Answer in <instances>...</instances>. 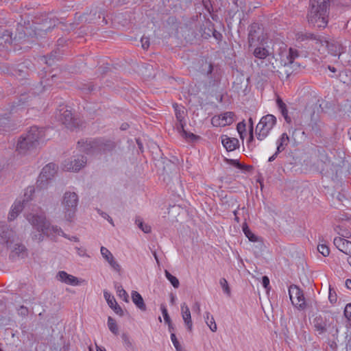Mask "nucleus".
Segmentation results:
<instances>
[{
	"label": "nucleus",
	"instance_id": "37",
	"mask_svg": "<svg viewBox=\"0 0 351 351\" xmlns=\"http://www.w3.org/2000/svg\"><path fill=\"white\" fill-rule=\"evenodd\" d=\"M24 69H25V66L23 64H18L16 67L12 69L11 73L15 77L24 78L27 74Z\"/></svg>",
	"mask_w": 351,
	"mask_h": 351
},
{
	"label": "nucleus",
	"instance_id": "5",
	"mask_svg": "<svg viewBox=\"0 0 351 351\" xmlns=\"http://www.w3.org/2000/svg\"><path fill=\"white\" fill-rule=\"evenodd\" d=\"M277 123L276 117L268 114L263 116L256 128V136L258 141L264 140Z\"/></svg>",
	"mask_w": 351,
	"mask_h": 351
},
{
	"label": "nucleus",
	"instance_id": "11",
	"mask_svg": "<svg viewBox=\"0 0 351 351\" xmlns=\"http://www.w3.org/2000/svg\"><path fill=\"white\" fill-rule=\"evenodd\" d=\"M59 111V120L68 129L73 130L82 126V121L79 119L75 118L71 110L62 108Z\"/></svg>",
	"mask_w": 351,
	"mask_h": 351
},
{
	"label": "nucleus",
	"instance_id": "31",
	"mask_svg": "<svg viewBox=\"0 0 351 351\" xmlns=\"http://www.w3.org/2000/svg\"><path fill=\"white\" fill-rule=\"evenodd\" d=\"M214 29V23L209 19H207L206 21H205V22L202 24V25L200 27V33L202 36L205 39H208L211 36V34L213 32Z\"/></svg>",
	"mask_w": 351,
	"mask_h": 351
},
{
	"label": "nucleus",
	"instance_id": "12",
	"mask_svg": "<svg viewBox=\"0 0 351 351\" xmlns=\"http://www.w3.org/2000/svg\"><path fill=\"white\" fill-rule=\"evenodd\" d=\"M263 38V28L258 23H253L249 26L248 43L251 47L261 42Z\"/></svg>",
	"mask_w": 351,
	"mask_h": 351
},
{
	"label": "nucleus",
	"instance_id": "8",
	"mask_svg": "<svg viewBox=\"0 0 351 351\" xmlns=\"http://www.w3.org/2000/svg\"><path fill=\"white\" fill-rule=\"evenodd\" d=\"M289 295L292 304L298 309L302 311L306 308L304 292L298 286L295 285H290L289 287Z\"/></svg>",
	"mask_w": 351,
	"mask_h": 351
},
{
	"label": "nucleus",
	"instance_id": "57",
	"mask_svg": "<svg viewBox=\"0 0 351 351\" xmlns=\"http://www.w3.org/2000/svg\"><path fill=\"white\" fill-rule=\"evenodd\" d=\"M202 5L209 14L213 12V6L211 0H202Z\"/></svg>",
	"mask_w": 351,
	"mask_h": 351
},
{
	"label": "nucleus",
	"instance_id": "17",
	"mask_svg": "<svg viewBox=\"0 0 351 351\" xmlns=\"http://www.w3.org/2000/svg\"><path fill=\"white\" fill-rule=\"evenodd\" d=\"M295 39L298 42H304L307 40H315L316 43H321L323 45V43L326 44V46L328 47L329 43L327 40L324 39V37L316 35L315 34L308 32H298L295 34Z\"/></svg>",
	"mask_w": 351,
	"mask_h": 351
},
{
	"label": "nucleus",
	"instance_id": "45",
	"mask_svg": "<svg viewBox=\"0 0 351 351\" xmlns=\"http://www.w3.org/2000/svg\"><path fill=\"white\" fill-rule=\"evenodd\" d=\"M108 326L109 330L115 335L119 333V328L116 320L112 317L108 318Z\"/></svg>",
	"mask_w": 351,
	"mask_h": 351
},
{
	"label": "nucleus",
	"instance_id": "13",
	"mask_svg": "<svg viewBox=\"0 0 351 351\" xmlns=\"http://www.w3.org/2000/svg\"><path fill=\"white\" fill-rule=\"evenodd\" d=\"M235 114L233 112H226L219 115H215L211 119V124L214 127H224L231 125L234 121Z\"/></svg>",
	"mask_w": 351,
	"mask_h": 351
},
{
	"label": "nucleus",
	"instance_id": "27",
	"mask_svg": "<svg viewBox=\"0 0 351 351\" xmlns=\"http://www.w3.org/2000/svg\"><path fill=\"white\" fill-rule=\"evenodd\" d=\"M223 146L228 152L235 150L239 146V141L236 138H230L226 135L221 136Z\"/></svg>",
	"mask_w": 351,
	"mask_h": 351
},
{
	"label": "nucleus",
	"instance_id": "20",
	"mask_svg": "<svg viewBox=\"0 0 351 351\" xmlns=\"http://www.w3.org/2000/svg\"><path fill=\"white\" fill-rule=\"evenodd\" d=\"M12 43V32L0 25V49L8 48Z\"/></svg>",
	"mask_w": 351,
	"mask_h": 351
},
{
	"label": "nucleus",
	"instance_id": "42",
	"mask_svg": "<svg viewBox=\"0 0 351 351\" xmlns=\"http://www.w3.org/2000/svg\"><path fill=\"white\" fill-rule=\"evenodd\" d=\"M60 53L57 51H53L50 54L44 56L45 62L49 66H51L56 60L58 59Z\"/></svg>",
	"mask_w": 351,
	"mask_h": 351
},
{
	"label": "nucleus",
	"instance_id": "14",
	"mask_svg": "<svg viewBox=\"0 0 351 351\" xmlns=\"http://www.w3.org/2000/svg\"><path fill=\"white\" fill-rule=\"evenodd\" d=\"M15 232L5 222L0 221V241L10 246L14 241Z\"/></svg>",
	"mask_w": 351,
	"mask_h": 351
},
{
	"label": "nucleus",
	"instance_id": "10",
	"mask_svg": "<svg viewBox=\"0 0 351 351\" xmlns=\"http://www.w3.org/2000/svg\"><path fill=\"white\" fill-rule=\"evenodd\" d=\"M312 324L314 330L318 335H322L326 333L330 330L331 327L332 330L335 329V326H332V322H330V317L320 314L315 315Z\"/></svg>",
	"mask_w": 351,
	"mask_h": 351
},
{
	"label": "nucleus",
	"instance_id": "25",
	"mask_svg": "<svg viewBox=\"0 0 351 351\" xmlns=\"http://www.w3.org/2000/svg\"><path fill=\"white\" fill-rule=\"evenodd\" d=\"M101 254L114 270L120 271V265L114 260L112 254L106 247L104 246L101 247Z\"/></svg>",
	"mask_w": 351,
	"mask_h": 351
},
{
	"label": "nucleus",
	"instance_id": "60",
	"mask_svg": "<svg viewBox=\"0 0 351 351\" xmlns=\"http://www.w3.org/2000/svg\"><path fill=\"white\" fill-rule=\"evenodd\" d=\"M328 299L331 304H335L337 300V295L335 291H332L331 289H329V295Z\"/></svg>",
	"mask_w": 351,
	"mask_h": 351
},
{
	"label": "nucleus",
	"instance_id": "34",
	"mask_svg": "<svg viewBox=\"0 0 351 351\" xmlns=\"http://www.w3.org/2000/svg\"><path fill=\"white\" fill-rule=\"evenodd\" d=\"M289 143V135L286 132L282 133L276 141L277 153H281L283 152L286 149V147L288 145Z\"/></svg>",
	"mask_w": 351,
	"mask_h": 351
},
{
	"label": "nucleus",
	"instance_id": "7",
	"mask_svg": "<svg viewBox=\"0 0 351 351\" xmlns=\"http://www.w3.org/2000/svg\"><path fill=\"white\" fill-rule=\"evenodd\" d=\"M57 169L58 166L53 162L45 165L38 178L36 187L39 189L47 188L49 181L51 180L57 173Z\"/></svg>",
	"mask_w": 351,
	"mask_h": 351
},
{
	"label": "nucleus",
	"instance_id": "16",
	"mask_svg": "<svg viewBox=\"0 0 351 351\" xmlns=\"http://www.w3.org/2000/svg\"><path fill=\"white\" fill-rule=\"evenodd\" d=\"M97 154H107L112 152L116 148V143L113 140L105 138H97Z\"/></svg>",
	"mask_w": 351,
	"mask_h": 351
},
{
	"label": "nucleus",
	"instance_id": "3",
	"mask_svg": "<svg viewBox=\"0 0 351 351\" xmlns=\"http://www.w3.org/2000/svg\"><path fill=\"white\" fill-rule=\"evenodd\" d=\"M44 136L43 128H39L37 126L31 127L27 133L19 137L16 145V151L24 154L27 151L36 148Z\"/></svg>",
	"mask_w": 351,
	"mask_h": 351
},
{
	"label": "nucleus",
	"instance_id": "40",
	"mask_svg": "<svg viewBox=\"0 0 351 351\" xmlns=\"http://www.w3.org/2000/svg\"><path fill=\"white\" fill-rule=\"evenodd\" d=\"M298 56L299 51L295 49L290 47L289 49V53L287 56V62H285V65L291 64L292 63H293L295 59L297 58Z\"/></svg>",
	"mask_w": 351,
	"mask_h": 351
},
{
	"label": "nucleus",
	"instance_id": "24",
	"mask_svg": "<svg viewBox=\"0 0 351 351\" xmlns=\"http://www.w3.org/2000/svg\"><path fill=\"white\" fill-rule=\"evenodd\" d=\"M322 122L319 118H315V112L311 114V118L307 127L309 130L313 132L316 136H321L322 135Z\"/></svg>",
	"mask_w": 351,
	"mask_h": 351
},
{
	"label": "nucleus",
	"instance_id": "29",
	"mask_svg": "<svg viewBox=\"0 0 351 351\" xmlns=\"http://www.w3.org/2000/svg\"><path fill=\"white\" fill-rule=\"evenodd\" d=\"M173 107L175 111V115L177 121H178L181 129H183L185 125V115L186 112L184 111V107L180 105H178L177 103H174L173 104Z\"/></svg>",
	"mask_w": 351,
	"mask_h": 351
},
{
	"label": "nucleus",
	"instance_id": "44",
	"mask_svg": "<svg viewBox=\"0 0 351 351\" xmlns=\"http://www.w3.org/2000/svg\"><path fill=\"white\" fill-rule=\"evenodd\" d=\"M114 287L117 289V295L119 298H122L124 301L128 302V294L127 292L123 289L122 286L119 285V283L116 282L114 285Z\"/></svg>",
	"mask_w": 351,
	"mask_h": 351
},
{
	"label": "nucleus",
	"instance_id": "38",
	"mask_svg": "<svg viewBox=\"0 0 351 351\" xmlns=\"http://www.w3.org/2000/svg\"><path fill=\"white\" fill-rule=\"evenodd\" d=\"M249 123H250V129H249V138L247 141V145L248 148L253 149L256 147V145L254 144V128H253V121L252 118L249 119Z\"/></svg>",
	"mask_w": 351,
	"mask_h": 351
},
{
	"label": "nucleus",
	"instance_id": "2",
	"mask_svg": "<svg viewBox=\"0 0 351 351\" xmlns=\"http://www.w3.org/2000/svg\"><path fill=\"white\" fill-rule=\"evenodd\" d=\"M331 0H310L307 19L309 24L318 28H325L328 23Z\"/></svg>",
	"mask_w": 351,
	"mask_h": 351
},
{
	"label": "nucleus",
	"instance_id": "43",
	"mask_svg": "<svg viewBox=\"0 0 351 351\" xmlns=\"http://www.w3.org/2000/svg\"><path fill=\"white\" fill-rule=\"evenodd\" d=\"M27 97L26 95H21L20 99L18 100L17 102L16 103H14V104L11 107V111H14L15 109L18 110L19 108H20V107L21 106V108H23V106H25L26 104V103H27Z\"/></svg>",
	"mask_w": 351,
	"mask_h": 351
},
{
	"label": "nucleus",
	"instance_id": "46",
	"mask_svg": "<svg viewBox=\"0 0 351 351\" xmlns=\"http://www.w3.org/2000/svg\"><path fill=\"white\" fill-rule=\"evenodd\" d=\"M121 338L125 349L128 350V351H133L134 346L132 341L130 339V337L128 335V334L123 333L121 335Z\"/></svg>",
	"mask_w": 351,
	"mask_h": 351
},
{
	"label": "nucleus",
	"instance_id": "56",
	"mask_svg": "<svg viewBox=\"0 0 351 351\" xmlns=\"http://www.w3.org/2000/svg\"><path fill=\"white\" fill-rule=\"evenodd\" d=\"M160 310H161V312H162V314L164 317L165 323L170 324V322H171V319L169 315V313H168V311H167V309L165 305L161 304Z\"/></svg>",
	"mask_w": 351,
	"mask_h": 351
},
{
	"label": "nucleus",
	"instance_id": "52",
	"mask_svg": "<svg viewBox=\"0 0 351 351\" xmlns=\"http://www.w3.org/2000/svg\"><path fill=\"white\" fill-rule=\"evenodd\" d=\"M237 130L238 133L239 134L240 138L243 139L244 135L246 133V125L244 121L239 122L237 125Z\"/></svg>",
	"mask_w": 351,
	"mask_h": 351
},
{
	"label": "nucleus",
	"instance_id": "33",
	"mask_svg": "<svg viewBox=\"0 0 351 351\" xmlns=\"http://www.w3.org/2000/svg\"><path fill=\"white\" fill-rule=\"evenodd\" d=\"M242 230L245 234V236L252 242H259V245H261V247L264 246V244L263 241L261 240V239L255 235L250 229L247 223L246 222H244L242 225Z\"/></svg>",
	"mask_w": 351,
	"mask_h": 351
},
{
	"label": "nucleus",
	"instance_id": "19",
	"mask_svg": "<svg viewBox=\"0 0 351 351\" xmlns=\"http://www.w3.org/2000/svg\"><path fill=\"white\" fill-rule=\"evenodd\" d=\"M86 157L84 156H79L77 158L69 161L64 165V168L67 171H79L86 164Z\"/></svg>",
	"mask_w": 351,
	"mask_h": 351
},
{
	"label": "nucleus",
	"instance_id": "32",
	"mask_svg": "<svg viewBox=\"0 0 351 351\" xmlns=\"http://www.w3.org/2000/svg\"><path fill=\"white\" fill-rule=\"evenodd\" d=\"M276 105L285 121L289 124L291 123L292 119L289 116L287 105L280 97H278L276 99Z\"/></svg>",
	"mask_w": 351,
	"mask_h": 351
},
{
	"label": "nucleus",
	"instance_id": "36",
	"mask_svg": "<svg viewBox=\"0 0 351 351\" xmlns=\"http://www.w3.org/2000/svg\"><path fill=\"white\" fill-rule=\"evenodd\" d=\"M253 54L255 58L260 59L261 60L265 58L267 59V58H268V57L274 55V53H270L266 48L261 47L255 48Z\"/></svg>",
	"mask_w": 351,
	"mask_h": 351
},
{
	"label": "nucleus",
	"instance_id": "39",
	"mask_svg": "<svg viewBox=\"0 0 351 351\" xmlns=\"http://www.w3.org/2000/svg\"><path fill=\"white\" fill-rule=\"evenodd\" d=\"M204 319L207 326L209 327L210 330L213 332H215L217 329V324L215 323L214 317L212 315H210V313L209 312L205 313Z\"/></svg>",
	"mask_w": 351,
	"mask_h": 351
},
{
	"label": "nucleus",
	"instance_id": "47",
	"mask_svg": "<svg viewBox=\"0 0 351 351\" xmlns=\"http://www.w3.org/2000/svg\"><path fill=\"white\" fill-rule=\"evenodd\" d=\"M78 88L82 90V93L88 94L95 90V87L92 82H88L87 84H82L78 86Z\"/></svg>",
	"mask_w": 351,
	"mask_h": 351
},
{
	"label": "nucleus",
	"instance_id": "50",
	"mask_svg": "<svg viewBox=\"0 0 351 351\" xmlns=\"http://www.w3.org/2000/svg\"><path fill=\"white\" fill-rule=\"evenodd\" d=\"M56 77V75H52L50 78H47L40 81V84L43 87V90H46L48 88L53 85V80Z\"/></svg>",
	"mask_w": 351,
	"mask_h": 351
},
{
	"label": "nucleus",
	"instance_id": "58",
	"mask_svg": "<svg viewBox=\"0 0 351 351\" xmlns=\"http://www.w3.org/2000/svg\"><path fill=\"white\" fill-rule=\"evenodd\" d=\"M326 351H337V343L335 340H329L327 343Z\"/></svg>",
	"mask_w": 351,
	"mask_h": 351
},
{
	"label": "nucleus",
	"instance_id": "21",
	"mask_svg": "<svg viewBox=\"0 0 351 351\" xmlns=\"http://www.w3.org/2000/svg\"><path fill=\"white\" fill-rule=\"evenodd\" d=\"M333 243L339 250L351 257L350 241L337 237L334 239Z\"/></svg>",
	"mask_w": 351,
	"mask_h": 351
},
{
	"label": "nucleus",
	"instance_id": "1",
	"mask_svg": "<svg viewBox=\"0 0 351 351\" xmlns=\"http://www.w3.org/2000/svg\"><path fill=\"white\" fill-rule=\"evenodd\" d=\"M27 219L35 228L39 233L32 235V239L42 241L44 237H54L57 234L66 237V234L62 229L57 226H51L50 222L47 219L45 213L41 214H29L27 215Z\"/></svg>",
	"mask_w": 351,
	"mask_h": 351
},
{
	"label": "nucleus",
	"instance_id": "48",
	"mask_svg": "<svg viewBox=\"0 0 351 351\" xmlns=\"http://www.w3.org/2000/svg\"><path fill=\"white\" fill-rule=\"evenodd\" d=\"M165 274L167 280L171 282L174 288H178L180 286V282L178 279L173 276L169 271L165 270Z\"/></svg>",
	"mask_w": 351,
	"mask_h": 351
},
{
	"label": "nucleus",
	"instance_id": "30",
	"mask_svg": "<svg viewBox=\"0 0 351 351\" xmlns=\"http://www.w3.org/2000/svg\"><path fill=\"white\" fill-rule=\"evenodd\" d=\"M58 279L67 285H78L79 280L77 278L67 274L64 271H60L57 274Z\"/></svg>",
	"mask_w": 351,
	"mask_h": 351
},
{
	"label": "nucleus",
	"instance_id": "55",
	"mask_svg": "<svg viewBox=\"0 0 351 351\" xmlns=\"http://www.w3.org/2000/svg\"><path fill=\"white\" fill-rule=\"evenodd\" d=\"M343 313L348 320V325L351 327V303L346 304Z\"/></svg>",
	"mask_w": 351,
	"mask_h": 351
},
{
	"label": "nucleus",
	"instance_id": "18",
	"mask_svg": "<svg viewBox=\"0 0 351 351\" xmlns=\"http://www.w3.org/2000/svg\"><path fill=\"white\" fill-rule=\"evenodd\" d=\"M97 138L82 139L77 142L79 150L87 154L97 153Z\"/></svg>",
	"mask_w": 351,
	"mask_h": 351
},
{
	"label": "nucleus",
	"instance_id": "9",
	"mask_svg": "<svg viewBox=\"0 0 351 351\" xmlns=\"http://www.w3.org/2000/svg\"><path fill=\"white\" fill-rule=\"evenodd\" d=\"M35 192L34 186H29L26 189L24 194L25 198L22 202H15L12 206L11 211L8 215V219L12 221L16 218L19 214L23 210L25 207V204L32 199V195Z\"/></svg>",
	"mask_w": 351,
	"mask_h": 351
},
{
	"label": "nucleus",
	"instance_id": "41",
	"mask_svg": "<svg viewBox=\"0 0 351 351\" xmlns=\"http://www.w3.org/2000/svg\"><path fill=\"white\" fill-rule=\"evenodd\" d=\"M331 2L337 8L344 10L351 9V0H331Z\"/></svg>",
	"mask_w": 351,
	"mask_h": 351
},
{
	"label": "nucleus",
	"instance_id": "26",
	"mask_svg": "<svg viewBox=\"0 0 351 351\" xmlns=\"http://www.w3.org/2000/svg\"><path fill=\"white\" fill-rule=\"evenodd\" d=\"M181 314L188 331L191 332L193 329L191 315L189 308L185 302L181 304Z\"/></svg>",
	"mask_w": 351,
	"mask_h": 351
},
{
	"label": "nucleus",
	"instance_id": "23",
	"mask_svg": "<svg viewBox=\"0 0 351 351\" xmlns=\"http://www.w3.org/2000/svg\"><path fill=\"white\" fill-rule=\"evenodd\" d=\"M27 256L28 251L27 247L22 243H16L10 254V258L15 260L16 258H25Z\"/></svg>",
	"mask_w": 351,
	"mask_h": 351
},
{
	"label": "nucleus",
	"instance_id": "59",
	"mask_svg": "<svg viewBox=\"0 0 351 351\" xmlns=\"http://www.w3.org/2000/svg\"><path fill=\"white\" fill-rule=\"evenodd\" d=\"M138 221V226L139 228L144 232L145 233H149L151 232V227L145 223H144L143 221H136V222Z\"/></svg>",
	"mask_w": 351,
	"mask_h": 351
},
{
	"label": "nucleus",
	"instance_id": "4",
	"mask_svg": "<svg viewBox=\"0 0 351 351\" xmlns=\"http://www.w3.org/2000/svg\"><path fill=\"white\" fill-rule=\"evenodd\" d=\"M59 23L57 18L52 16L49 14H40L39 16L35 17L33 21V32L34 35L36 37H43L47 32L52 29Z\"/></svg>",
	"mask_w": 351,
	"mask_h": 351
},
{
	"label": "nucleus",
	"instance_id": "22",
	"mask_svg": "<svg viewBox=\"0 0 351 351\" xmlns=\"http://www.w3.org/2000/svg\"><path fill=\"white\" fill-rule=\"evenodd\" d=\"M104 296L108 306L114 311V312L121 317L123 316V311L117 302L114 295L107 291H104Z\"/></svg>",
	"mask_w": 351,
	"mask_h": 351
},
{
	"label": "nucleus",
	"instance_id": "54",
	"mask_svg": "<svg viewBox=\"0 0 351 351\" xmlns=\"http://www.w3.org/2000/svg\"><path fill=\"white\" fill-rule=\"evenodd\" d=\"M318 252L324 256H328L330 254V249L326 244H319L317 246Z\"/></svg>",
	"mask_w": 351,
	"mask_h": 351
},
{
	"label": "nucleus",
	"instance_id": "64",
	"mask_svg": "<svg viewBox=\"0 0 351 351\" xmlns=\"http://www.w3.org/2000/svg\"><path fill=\"white\" fill-rule=\"evenodd\" d=\"M10 318L9 317H0V326H5L9 325Z\"/></svg>",
	"mask_w": 351,
	"mask_h": 351
},
{
	"label": "nucleus",
	"instance_id": "63",
	"mask_svg": "<svg viewBox=\"0 0 351 351\" xmlns=\"http://www.w3.org/2000/svg\"><path fill=\"white\" fill-rule=\"evenodd\" d=\"M211 36H213L216 39V40H217L218 43L221 42L223 39L222 34L217 31L215 29H214L213 32L211 34Z\"/></svg>",
	"mask_w": 351,
	"mask_h": 351
},
{
	"label": "nucleus",
	"instance_id": "51",
	"mask_svg": "<svg viewBox=\"0 0 351 351\" xmlns=\"http://www.w3.org/2000/svg\"><path fill=\"white\" fill-rule=\"evenodd\" d=\"M219 284H220L221 287H222L223 292L226 294H227L228 296H230L231 290H230V288L228 285V281L226 280V279L224 278H221L219 280Z\"/></svg>",
	"mask_w": 351,
	"mask_h": 351
},
{
	"label": "nucleus",
	"instance_id": "6",
	"mask_svg": "<svg viewBox=\"0 0 351 351\" xmlns=\"http://www.w3.org/2000/svg\"><path fill=\"white\" fill-rule=\"evenodd\" d=\"M78 204V196L75 192H66L63 197L62 205L65 217L71 221L75 217Z\"/></svg>",
	"mask_w": 351,
	"mask_h": 351
},
{
	"label": "nucleus",
	"instance_id": "53",
	"mask_svg": "<svg viewBox=\"0 0 351 351\" xmlns=\"http://www.w3.org/2000/svg\"><path fill=\"white\" fill-rule=\"evenodd\" d=\"M182 136L186 138V139H189L190 141H195L196 140H197L199 136H197L195 134H194L192 132H186L184 128H183V129H182Z\"/></svg>",
	"mask_w": 351,
	"mask_h": 351
},
{
	"label": "nucleus",
	"instance_id": "35",
	"mask_svg": "<svg viewBox=\"0 0 351 351\" xmlns=\"http://www.w3.org/2000/svg\"><path fill=\"white\" fill-rule=\"evenodd\" d=\"M132 302L134 303V304L141 311H146V305L144 302V300L141 296V295L136 291H132Z\"/></svg>",
	"mask_w": 351,
	"mask_h": 351
},
{
	"label": "nucleus",
	"instance_id": "49",
	"mask_svg": "<svg viewBox=\"0 0 351 351\" xmlns=\"http://www.w3.org/2000/svg\"><path fill=\"white\" fill-rule=\"evenodd\" d=\"M228 162L229 164L234 166L235 167H237L239 169L249 170L250 169L252 168V167L250 165H245L241 164L238 160L229 159V160H228Z\"/></svg>",
	"mask_w": 351,
	"mask_h": 351
},
{
	"label": "nucleus",
	"instance_id": "28",
	"mask_svg": "<svg viewBox=\"0 0 351 351\" xmlns=\"http://www.w3.org/2000/svg\"><path fill=\"white\" fill-rule=\"evenodd\" d=\"M274 59V54L261 60L260 62L258 63V66L262 69V71H264L266 73H274L276 71V66H274V62H272V60Z\"/></svg>",
	"mask_w": 351,
	"mask_h": 351
},
{
	"label": "nucleus",
	"instance_id": "62",
	"mask_svg": "<svg viewBox=\"0 0 351 351\" xmlns=\"http://www.w3.org/2000/svg\"><path fill=\"white\" fill-rule=\"evenodd\" d=\"M142 47L144 49H147L149 47V38L148 37L143 36L141 39Z\"/></svg>",
	"mask_w": 351,
	"mask_h": 351
},
{
	"label": "nucleus",
	"instance_id": "15",
	"mask_svg": "<svg viewBox=\"0 0 351 351\" xmlns=\"http://www.w3.org/2000/svg\"><path fill=\"white\" fill-rule=\"evenodd\" d=\"M101 17V12L97 9L91 10L89 12L83 14L75 13V21L80 23H95Z\"/></svg>",
	"mask_w": 351,
	"mask_h": 351
},
{
	"label": "nucleus",
	"instance_id": "61",
	"mask_svg": "<svg viewBox=\"0 0 351 351\" xmlns=\"http://www.w3.org/2000/svg\"><path fill=\"white\" fill-rule=\"evenodd\" d=\"M171 340L176 350H179L180 346L181 345H180V342L178 341L174 332L171 333Z\"/></svg>",
	"mask_w": 351,
	"mask_h": 351
}]
</instances>
